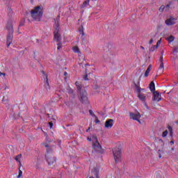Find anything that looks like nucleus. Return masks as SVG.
Returning a JSON list of instances; mask_svg holds the SVG:
<instances>
[{
  "label": "nucleus",
  "mask_w": 178,
  "mask_h": 178,
  "mask_svg": "<svg viewBox=\"0 0 178 178\" xmlns=\"http://www.w3.org/2000/svg\"><path fill=\"white\" fill-rule=\"evenodd\" d=\"M42 15H44V10L41 6H38L31 10V17L33 22H41Z\"/></svg>",
  "instance_id": "1"
},
{
  "label": "nucleus",
  "mask_w": 178,
  "mask_h": 178,
  "mask_svg": "<svg viewBox=\"0 0 178 178\" xmlns=\"http://www.w3.org/2000/svg\"><path fill=\"white\" fill-rule=\"evenodd\" d=\"M12 21H9L6 25V29L8 31V34L7 35V47L9 48L10 44H12L13 38V24Z\"/></svg>",
  "instance_id": "2"
},
{
  "label": "nucleus",
  "mask_w": 178,
  "mask_h": 178,
  "mask_svg": "<svg viewBox=\"0 0 178 178\" xmlns=\"http://www.w3.org/2000/svg\"><path fill=\"white\" fill-rule=\"evenodd\" d=\"M113 155L116 163H118V162H120V158H122V149L119 147L113 148Z\"/></svg>",
  "instance_id": "3"
},
{
  "label": "nucleus",
  "mask_w": 178,
  "mask_h": 178,
  "mask_svg": "<svg viewBox=\"0 0 178 178\" xmlns=\"http://www.w3.org/2000/svg\"><path fill=\"white\" fill-rule=\"evenodd\" d=\"M45 158L49 166H54V163L56 162V159L54 158V154H52V153L46 154Z\"/></svg>",
  "instance_id": "4"
},
{
  "label": "nucleus",
  "mask_w": 178,
  "mask_h": 178,
  "mask_svg": "<svg viewBox=\"0 0 178 178\" xmlns=\"http://www.w3.org/2000/svg\"><path fill=\"white\" fill-rule=\"evenodd\" d=\"M79 100L82 104H88V97H87V92L81 91Z\"/></svg>",
  "instance_id": "5"
},
{
  "label": "nucleus",
  "mask_w": 178,
  "mask_h": 178,
  "mask_svg": "<svg viewBox=\"0 0 178 178\" xmlns=\"http://www.w3.org/2000/svg\"><path fill=\"white\" fill-rule=\"evenodd\" d=\"M92 148L97 152H99V154H104V149H102V146H101V144H99V142L92 143Z\"/></svg>",
  "instance_id": "6"
},
{
  "label": "nucleus",
  "mask_w": 178,
  "mask_h": 178,
  "mask_svg": "<svg viewBox=\"0 0 178 178\" xmlns=\"http://www.w3.org/2000/svg\"><path fill=\"white\" fill-rule=\"evenodd\" d=\"M130 119H133V120H136L138 123H141L140 121V118H141V114H140L138 111L135 113H129Z\"/></svg>",
  "instance_id": "7"
},
{
  "label": "nucleus",
  "mask_w": 178,
  "mask_h": 178,
  "mask_svg": "<svg viewBox=\"0 0 178 178\" xmlns=\"http://www.w3.org/2000/svg\"><path fill=\"white\" fill-rule=\"evenodd\" d=\"M59 19H60V15H58L56 19H54L55 23V30L54 33H59L60 26H59Z\"/></svg>",
  "instance_id": "8"
},
{
  "label": "nucleus",
  "mask_w": 178,
  "mask_h": 178,
  "mask_svg": "<svg viewBox=\"0 0 178 178\" xmlns=\"http://www.w3.org/2000/svg\"><path fill=\"white\" fill-rule=\"evenodd\" d=\"M162 99V97L161 95H159V92L156 91L153 92V101H157V102H159Z\"/></svg>",
  "instance_id": "9"
},
{
  "label": "nucleus",
  "mask_w": 178,
  "mask_h": 178,
  "mask_svg": "<svg viewBox=\"0 0 178 178\" xmlns=\"http://www.w3.org/2000/svg\"><path fill=\"white\" fill-rule=\"evenodd\" d=\"M176 23V18L170 17L165 20V24L167 26H173Z\"/></svg>",
  "instance_id": "10"
},
{
  "label": "nucleus",
  "mask_w": 178,
  "mask_h": 178,
  "mask_svg": "<svg viewBox=\"0 0 178 178\" xmlns=\"http://www.w3.org/2000/svg\"><path fill=\"white\" fill-rule=\"evenodd\" d=\"M113 120L112 119H109V120H107L105 122V127L106 129H111V127L113 126Z\"/></svg>",
  "instance_id": "11"
},
{
  "label": "nucleus",
  "mask_w": 178,
  "mask_h": 178,
  "mask_svg": "<svg viewBox=\"0 0 178 178\" xmlns=\"http://www.w3.org/2000/svg\"><path fill=\"white\" fill-rule=\"evenodd\" d=\"M138 98L142 102H145L147 98L145 96L144 94L143 93H138Z\"/></svg>",
  "instance_id": "12"
},
{
  "label": "nucleus",
  "mask_w": 178,
  "mask_h": 178,
  "mask_svg": "<svg viewBox=\"0 0 178 178\" xmlns=\"http://www.w3.org/2000/svg\"><path fill=\"white\" fill-rule=\"evenodd\" d=\"M60 40H62V38L60 37V33H54V41L59 42Z\"/></svg>",
  "instance_id": "13"
},
{
  "label": "nucleus",
  "mask_w": 178,
  "mask_h": 178,
  "mask_svg": "<svg viewBox=\"0 0 178 178\" xmlns=\"http://www.w3.org/2000/svg\"><path fill=\"white\" fill-rule=\"evenodd\" d=\"M151 69H152V65H149L145 72V77H148V74H149V72H151Z\"/></svg>",
  "instance_id": "14"
},
{
  "label": "nucleus",
  "mask_w": 178,
  "mask_h": 178,
  "mask_svg": "<svg viewBox=\"0 0 178 178\" xmlns=\"http://www.w3.org/2000/svg\"><path fill=\"white\" fill-rule=\"evenodd\" d=\"M67 91L68 94L72 95V98H74V95H73V92H74L73 89H72L70 86L67 87Z\"/></svg>",
  "instance_id": "15"
},
{
  "label": "nucleus",
  "mask_w": 178,
  "mask_h": 178,
  "mask_svg": "<svg viewBox=\"0 0 178 178\" xmlns=\"http://www.w3.org/2000/svg\"><path fill=\"white\" fill-rule=\"evenodd\" d=\"M44 87L46 88V90H49V82H48V76H46V79H45V81H44Z\"/></svg>",
  "instance_id": "16"
},
{
  "label": "nucleus",
  "mask_w": 178,
  "mask_h": 178,
  "mask_svg": "<svg viewBox=\"0 0 178 178\" xmlns=\"http://www.w3.org/2000/svg\"><path fill=\"white\" fill-rule=\"evenodd\" d=\"M135 87L136 88V91H138V94H141V91H144V88H140L138 84L135 83Z\"/></svg>",
  "instance_id": "17"
},
{
  "label": "nucleus",
  "mask_w": 178,
  "mask_h": 178,
  "mask_svg": "<svg viewBox=\"0 0 178 178\" xmlns=\"http://www.w3.org/2000/svg\"><path fill=\"white\" fill-rule=\"evenodd\" d=\"M149 89L152 92L155 91V83H154L152 81L149 84Z\"/></svg>",
  "instance_id": "18"
},
{
  "label": "nucleus",
  "mask_w": 178,
  "mask_h": 178,
  "mask_svg": "<svg viewBox=\"0 0 178 178\" xmlns=\"http://www.w3.org/2000/svg\"><path fill=\"white\" fill-rule=\"evenodd\" d=\"M159 70H160L161 73H163V71L165 70V65H163V63H161Z\"/></svg>",
  "instance_id": "19"
},
{
  "label": "nucleus",
  "mask_w": 178,
  "mask_h": 178,
  "mask_svg": "<svg viewBox=\"0 0 178 178\" xmlns=\"http://www.w3.org/2000/svg\"><path fill=\"white\" fill-rule=\"evenodd\" d=\"M92 143H98V138L97 137V135H92Z\"/></svg>",
  "instance_id": "20"
},
{
  "label": "nucleus",
  "mask_w": 178,
  "mask_h": 178,
  "mask_svg": "<svg viewBox=\"0 0 178 178\" xmlns=\"http://www.w3.org/2000/svg\"><path fill=\"white\" fill-rule=\"evenodd\" d=\"M168 131L170 133V137H173V129L170 126H168Z\"/></svg>",
  "instance_id": "21"
},
{
  "label": "nucleus",
  "mask_w": 178,
  "mask_h": 178,
  "mask_svg": "<svg viewBox=\"0 0 178 178\" xmlns=\"http://www.w3.org/2000/svg\"><path fill=\"white\" fill-rule=\"evenodd\" d=\"M72 50L76 53V54H80V49H79V47L77 46H74L73 48H72Z\"/></svg>",
  "instance_id": "22"
},
{
  "label": "nucleus",
  "mask_w": 178,
  "mask_h": 178,
  "mask_svg": "<svg viewBox=\"0 0 178 178\" xmlns=\"http://www.w3.org/2000/svg\"><path fill=\"white\" fill-rule=\"evenodd\" d=\"M168 42H173L175 41V37L173 35H170V37L167 38Z\"/></svg>",
  "instance_id": "23"
},
{
  "label": "nucleus",
  "mask_w": 178,
  "mask_h": 178,
  "mask_svg": "<svg viewBox=\"0 0 178 178\" xmlns=\"http://www.w3.org/2000/svg\"><path fill=\"white\" fill-rule=\"evenodd\" d=\"M45 147L47 148V154H51L52 152V148L49 147L48 145H46Z\"/></svg>",
  "instance_id": "24"
},
{
  "label": "nucleus",
  "mask_w": 178,
  "mask_h": 178,
  "mask_svg": "<svg viewBox=\"0 0 178 178\" xmlns=\"http://www.w3.org/2000/svg\"><path fill=\"white\" fill-rule=\"evenodd\" d=\"M89 3H90V1H85L83 3V4H82L81 8H86V7L88 6Z\"/></svg>",
  "instance_id": "25"
},
{
  "label": "nucleus",
  "mask_w": 178,
  "mask_h": 178,
  "mask_svg": "<svg viewBox=\"0 0 178 178\" xmlns=\"http://www.w3.org/2000/svg\"><path fill=\"white\" fill-rule=\"evenodd\" d=\"M79 33H80V34H81L83 36L85 35V33H84V28L83 27V26H81V27L79 28Z\"/></svg>",
  "instance_id": "26"
},
{
  "label": "nucleus",
  "mask_w": 178,
  "mask_h": 178,
  "mask_svg": "<svg viewBox=\"0 0 178 178\" xmlns=\"http://www.w3.org/2000/svg\"><path fill=\"white\" fill-rule=\"evenodd\" d=\"M20 158H22V154L17 155V156L15 158V161H17V162H20Z\"/></svg>",
  "instance_id": "27"
},
{
  "label": "nucleus",
  "mask_w": 178,
  "mask_h": 178,
  "mask_svg": "<svg viewBox=\"0 0 178 178\" xmlns=\"http://www.w3.org/2000/svg\"><path fill=\"white\" fill-rule=\"evenodd\" d=\"M75 85L76 86V88L77 90H79L80 91V90H81V86L79 85V82H75Z\"/></svg>",
  "instance_id": "28"
},
{
  "label": "nucleus",
  "mask_w": 178,
  "mask_h": 178,
  "mask_svg": "<svg viewBox=\"0 0 178 178\" xmlns=\"http://www.w3.org/2000/svg\"><path fill=\"white\" fill-rule=\"evenodd\" d=\"M163 10H165V6L162 5V6L159 8V11L161 12V13H162V12H163Z\"/></svg>",
  "instance_id": "29"
},
{
  "label": "nucleus",
  "mask_w": 178,
  "mask_h": 178,
  "mask_svg": "<svg viewBox=\"0 0 178 178\" xmlns=\"http://www.w3.org/2000/svg\"><path fill=\"white\" fill-rule=\"evenodd\" d=\"M24 23H26V20L24 19H22L20 21L19 26H24Z\"/></svg>",
  "instance_id": "30"
},
{
  "label": "nucleus",
  "mask_w": 178,
  "mask_h": 178,
  "mask_svg": "<svg viewBox=\"0 0 178 178\" xmlns=\"http://www.w3.org/2000/svg\"><path fill=\"white\" fill-rule=\"evenodd\" d=\"M168 130L164 131L162 134V137L163 138L166 137V136H168Z\"/></svg>",
  "instance_id": "31"
},
{
  "label": "nucleus",
  "mask_w": 178,
  "mask_h": 178,
  "mask_svg": "<svg viewBox=\"0 0 178 178\" xmlns=\"http://www.w3.org/2000/svg\"><path fill=\"white\" fill-rule=\"evenodd\" d=\"M162 154H163V152L161 149H159V158H162Z\"/></svg>",
  "instance_id": "32"
},
{
  "label": "nucleus",
  "mask_w": 178,
  "mask_h": 178,
  "mask_svg": "<svg viewBox=\"0 0 178 178\" xmlns=\"http://www.w3.org/2000/svg\"><path fill=\"white\" fill-rule=\"evenodd\" d=\"M154 49H156V46H152L150 48L149 51H150V52H154Z\"/></svg>",
  "instance_id": "33"
},
{
  "label": "nucleus",
  "mask_w": 178,
  "mask_h": 178,
  "mask_svg": "<svg viewBox=\"0 0 178 178\" xmlns=\"http://www.w3.org/2000/svg\"><path fill=\"white\" fill-rule=\"evenodd\" d=\"M8 101V96H3L2 99V102H6Z\"/></svg>",
  "instance_id": "34"
},
{
  "label": "nucleus",
  "mask_w": 178,
  "mask_h": 178,
  "mask_svg": "<svg viewBox=\"0 0 178 178\" xmlns=\"http://www.w3.org/2000/svg\"><path fill=\"white\" fill-rule=\"evenodd\" d=\"M94 118H95V123H99V120L98 119V117H97V115H94Z\"/></svg>",
  "instance_id": "35"
},
{
  "label": "nucleus",
  "mask_w": 178,
  "mask_h": 178,
  "mask_svg": "<svg viewBox=\"0 0 178 178\" xmlns=\"http://www.w3.org/2000/svg\"><path fill=\"white\" fill-rule=\"evenodd\" d=\"M22 175H23V172H22V170H19V175H18V176H17V178L22 177Z\"/></svg>",
  "instance_id": "36"
},
{
  "label": "nucleus",
  "mask_w": 178,
  "mask_h": 178,
  "mask_svg": "<svg viewBox=\"0 0 178 178\" xmlns=\"http://www.w3.org/2000/svg\"><path fill=\"white\" fill-rule=\"evenodd\" d=\"M169 8H170V4H168L165 6V12H168V10H169Z\"/></svg>",
  "instance_id": "37"
},
{
  "label": "nucleus",
  "mask_w": 178,
  "mask_h": 178,
  "mask_svg": "<svg viewBox=\"0 0 178 178\" xmlns=\"http://www.w3.org/2000/svg\"><path fill=\"white\" fill-rule=\"evenodd\" d=\"M57 45H58V47H57L58 50H59V49H60V48H62V42H58Z\"/></svg>",
  "instance_id": "38"
},
{
  "label": "nucleus",
  "mask_w": 178,
  "mask_h": 178,
  "mask_svg": "<svg viewBox=\"0 0 178 178\" xmlns=\"http://www.w3.org/2000/svg\"><path fill=\"white\" fill-rule=\"evenodd\" d=\"M161 42H162V40L161 39L157 41L156 48H158V47H159Z\"/></svg>",
  "instance_id": "39"
},
{
  "label": "nucleus",
  "mask_w": 178,
  "mask_h": 178,
  "mask_svg": "<svg viewBox=\"0 0 178 178\" xmlns=\"http://www.w3.org/2000/svg\"><path fill=\"white\" fill-rule=\"evenodd\" d=\"M83 80H85V81L88 80V74L83 75Z\"/></svg>",
  "instance_id": "40"
},
{
  "label": "nucleus",
  "mask_w": 178,
  "mask_h": 178,
  "mask_svg": "<svg viewBox=\"0 0 178 178\" xmlns=\"http://www.w3.org/2000/svg\"><path fill=\"white\" fill-rule=\"evenodd\" d=\"M173 52H175V54H177V52H178V47H174L173 48Z\"/></svg>",
  "instance_id": "41"
},
{
  "label": "nucleus",
  "mask_w": 178,
  "mask_h": 178,
  "mask_svg": "<svg viewBox=\"0 0 178 178\" xmlns=\"http://www.w3.org/2000/svg\"><path fill=\"white\" fill-rule=\"evenodd\" d=\"M160 62L161 63H163V54H162L161 56L160 57Z\"/></svg>",
  "instance_id": "42"
},
{
  "label": "nucleus",
  "mask_w": 178,
  "mask_h": 178,
  "mask_svg": "<svg viewBox=\"0 0 178 178\" xmlns=\"http://www.w3.org/2000/svg\"><path fill=\"white\" fill-rule=\"evenodd\" d=\"M89 113L91 116L95 115V114H94V113L92 112V110H89Z\"/></svg>",
  "instance_id": "43"
},
{
  "label": "nucleus",
  "mask_w": 178,
  "mask_h": 178,
  "mask_svg": "<svg viewBox=\"0 0 178 178\" xmlns=\"http://www.w3.org/2000/svg\"><path fill=\"white\" fill-rule=\"evenodd\" d=\"M49 125L50 129H52L53 126H54V123H52V122H49Z\"/></svg>",
  "instance_id": "44"
},
{
  "label": "nucleus",
  "mask_w": 178,
  "mask_h": 178,
  "mask_svg": "<svg viewBox=\"0 0 178 178\" xmlns=\"http://www.w3.org/2000/svg\"><path fill=\"white\" fill-rule=\"evenodd\" d=\"M152 42H154V39H151L149 42V44H151Z\"/></svg>",
  "instance_id": "45"
},
{
  "label": "nucleus",
  "mask_w": 178,
  "mask_h": 178,
  "mask_svg": "<svg viewBox=\"0 0 178 178\" xmlns=\"http://www.w3.org/2000/svg\"><path fill=\"white\" fill-rule=\"evenodd\" d=\"M88 141H92V138L88 137Z\"/></svg>",
  "instance_id": "46"
},
{
  "label": "nucleus",
  "mask_w": 178,
  "mask_h": 178,
  "mask_svg": "<svg viewBox=\"0 0 178 178\" xmlns=\"http://www.w3.org/2000/svg\"><path fill=\"white\" fill-rule=\"evenodd\" d=\"M170 144H171V145H173V144H175V141H174L173 140H172L170 141Z\"/></svg>",
  "instance_id": "47"
},
{
  "label": "nucleus",
  "mask_w": 178,
  "mask_h": 178,
  "mask_svg": "<svg viewBox=\"0 0 178 178\" xmlns=\"http://www.w3.org/2000/svg\"><path fill=\"white\" fill-rule=\"evenodd\" d=\"M0 76H5V74L0 72Z\"/></svg>",
  "instance_id": "48"
},
{
  "label": "nucleus",
  "mask_w": 178,
  "mask_h": 178,
  "mask_svg": "<svg viewBox=\"0 0 178 178\" xmlns=\"http://www.w3.org/2000/svg\"><path fill=\"white\" fill-rule=\"evenodd\" d=\"M145 106L147 108V109H149L148 105H147L146 103H145Z\"/></svg>",
  "instance_id": "49"
},
{
  "label": "nucleus",
  "mask_w": 178,
  "mask_h": 178,
  "mask_svg": "<svg viewBox=\"0 0 178 178\" xmlns=\"http://www.w3.org/2000/svg\"><path fill=\"white\" fill-rule=\"evenodd\" d=\"M90 127H89L87 130H86V132L88 133L90 131Z\"/></svg>",
  "instance_id": "50"
},
{
  "label": "nucleus",
  "mask_w": 178,
  "mask_h": 178,
  "mask_svg": "<svg viewBox=\"0 0 178 178\" xmlns=\"http://www.w3.org/2000/svg\"><path fill=\"white\" fill-rule=\"evenodd\" d=\"M67 73L66 72H64V76H67Z\"/></svg>",
  "instance_id": "51"
},
{
  "label": "nucleus",
  "mask_w": 178,
  "mask_h": 178,
  "mask_svg": "<svg viewBox=\"0 0 178 178\" xmlns=\"http://www.w3.org/2000/svg\"><path fill=\"white\" fill-rule=\"evenodd\" d=\"M141 49H145L144 47L140 46Z\"/></svg>",
  "instance_id": "52"
},
{
  "label": "nucleus",
  "mask_w": 178,
  "mask_h": 178,
  "mask_svg": "<svg viewBox=\"0 0 178 178\" xmlns=\"http://www.w3.org/2000/svg\"><path fill=\"white\" fill-rule=\"evenodd\" d=\"M42 74H45V72L42 71Z\"/></svg>",
  "instance_id": "53"
},
{
  "label": "nucleus",
  "mask_w": 178,
  "mask_h": 178,
  "mask_svg": "<svg viewBox=\"0 0 178 178\" xmlns=\"http://www.w3.org/2000/svg\"><path fill=\"white\" fill-rule=\"evenodd\" d=\"M171 151H175V148L172 147V148L171 149Z\"/></svg>",
  "instance_id": "54"
},
{
  "label": "nucleus",
  "mask_w": 178,
  "mask_h": 178,
  "mask_svg": "<svg viewBox=\"0 0 178 178\" xmlns=\"http://www.w3.org/2000/svg\"><path fill=\"white\" fill-rule=\"evenodd\" d=\"M159 141H161V143H162L163 140H162V139H159Z\"/></svg>",
  "instance_id": "55"
},
{
  "label": "nucleus",
  "mask_w": 178,
  "mask_h": 178,
  "mask_svg": "<svg viewBox=\"0 0 178 178\" xmlns=\"http://www.w3.org/2000/svg\"><path fill=\"white\" fill-rule=\"evenodd\" d=\"M86 1H90V0H86Z\"/></svg>",
  "instance_id": "56"
},
{
  "label": "nucleus",
  "mask_w": 178,
  "mask_h": 178,
  "mask_svg": "<svg viewBox=\"0 0 178 178\" xmlns=\"http://www.w3.org/2000/svg\"><path fill=\"white\" fill-rule=\"evenodd\" d=\"M177 84H178V82L177 83Z\"/></svg>",
  "instance_id": "57"
}]
</instances>
